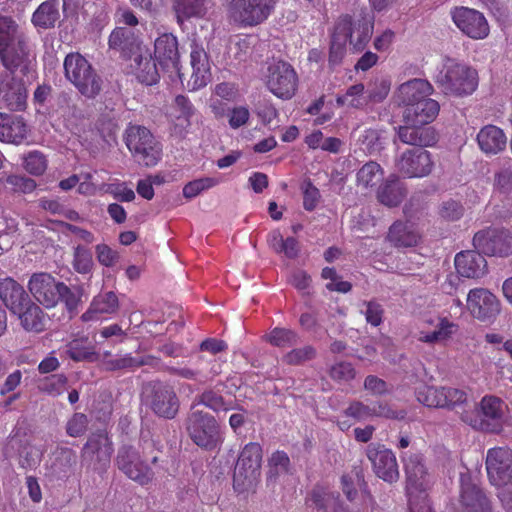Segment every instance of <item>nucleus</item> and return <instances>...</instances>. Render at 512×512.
Returning <instances> with one entry per match:
<instances>
[{
	"label": "nucleus",
	"mask_w": 512,
	"mask_h": 512,
	"mask_svg": "<svg viewBox=\"0 0 512 512\" xmlns=\"http://www.w3.org/2000/svg\"><path fill=\"white\" fill-rule=\"evenodd\" d=\"M432 93V85L421 78L408 80L396 88L393 101L402 108V117L406 124L426 125L435 119L439 104L430 98Z\"/></svg>",
	"instance_id": "1"
},
{
	"label": "nucleus",
	"mask_w": 512,
	"mask_h": 512,
	"mask_svg": "<svg viewBox=\"0 0 512 512\" xmlns=\"http://www.w3.org/2000/svg\"><path fill=\"white\" fill-rule=\"evenodd\" d=\"M374 28V18L367 13L345 15L339 18L332 38L330 62L338 63L349 45L357 52L368 43Z\"/></svg>",
	"instance_id": "2"
},
{
	"label": "nucleus",
	"mask_w": 512,
	"mask_h": 512,
	"mask_svg": "<svg viewBox=\"0 0 512 512\" xmlns=\"http://www.w3.org/2000/svg\"><path fill=\"white\" fill-rule=\"evenodd\" d=\"M0 58L6 69L19 68L24 73L32 68L34 62L17 24L3 16H0Z\"/></svg>",
	"instance_id": "3"
},
{
	"label": "nucleus",
	"mask_w": 512,
	"mask_h": 512,
	"mask_svg": "<svg viewBox=\"0 0 512 512\" xmlns=\"http://www.w3.org/2000/svg\"><path fill=\"white\" fill-rule=\"evenodd\" d=\"M435 81L446 94L456 96L470 95L478 86L476 70L451 58L442 62Z\"/></svg>",
	"instance_id": "4"
},
{
	"label": "nucleus",
	"mask_w": 512,
	"mask_h": 512,
	"mask_svg": "<svg viewBox=\"0 0 512 512\" xmlns=\"http://www.w3.org/2000/svg\"><path fill=\"white\" fill-rule=\"evenodd\" d=\"M486 470L490 482L500 488L499 498L507 510L512 512V452L505 447L489 449Z\"/></svg>",
	"instance_id": "5"
},
{
	"label": "nucleus",
	"mask_w": 512,
	"mask_h": 512,
	"mask_svg": "<svg viewBox=\"0 0 512 512\" xmlns=\"http://www.w3.org/2000/svg\"><path fill=\"white\" fill-rule=\"evenodd\" d=\"M65 77L87 98H94L101 90L102 80L89 61L79 53H70L64 60Z\"/></svg>",
	"instance_id": "6"
},
{
	"label": "nucleus",
	"mask_w": 512,
	"mask_h": 512,
	"mask_svg": "<svg viewBox=\"0 0 512 512\" xmlns=\"http://www.w3.org/2000/svg\"><path fill=\"white\" fill-rule=\"evenodd\" d=\"M275 6L276 0H232L228 15L241 28L255 27L269 18Z\"/></svg>",
	"instance_id": "7"
},
{
	"label": "nucleus",
	"mask_w": 512,
	"mask_h": 512,
	"mask_svg": "<svg viewBox=\"0 0 512 512\" xmlns=\"http://www.w3.org/2000/svg\"><path fill=\"white\" fill-rule=\"evenodd\" d=\"M126 145L135 161L150 167L158 163L161 158V146L148 129L133 125L126 130Z\"/></svg>",
	"instance_id": "8"
},
{
	"label": "nucleus",
	"mask_w": 512,
	"mask_h": 512,
	"mask_svg": "<svg viewBox=\"0 0 512 512\" xmlns=\"http://www.w3.org/2000/svg\"><path fill=\"white\" fill-rule=\"evenodd\" d=\"M262 448L258 443H248L242 449L234 469V486L238 490L251 487L260 476Z\"/></svg>",
	"instance_id": "9"
},
{
	"label": "nucleus",
	"mask_w": 512,
	"mask_h": 512,
	"mask_svg": "<svg viewBox=\"0 0 512 512\" xmlns=\"http://www.w3.org/2000/svg\"><path fill=\"white\" fill-rule=\"evenodd\" d=\"M459 330L457 323L446 316L429 315L423 317L418 326V341L428 344H446Z\"/></svg>",
	"instance_id": "10"
},
{
	"label": "nucleus",
	"mask_w": 512,
	"mask_h": 512,
	"mask_svg": "<svg viewBox=\"0 0 512 512\" xmlns=\"http://www.w3.org/2000/svg\"><path fill=\"white\" fill-rule=\"evenodd\" d=\"M187 431L193 442L205 449H214L220 442V432L214 417L193 407Z\"/></svg>",
	"instance_id": "11"
},
{
	"label": "nucleus",
	"mask_w": 512,
	"mask_h": 512,
	"mask_svg": "<svg viewBox=\"0 0 512 512\" xmlns=\"http://www.w3.org/2000/svg\"><path fill=\"white\" fill-rule=\"evenodd\" d=\"M465 308L478 321L493 323L501 311V303L491 291L479 287L468 292Z\"/></svg>",
	"instance_id": "12"
},
{
	"label": "nucleus",
	"mask_w": 512,
	"mask_h": 512,
	"mask_svg": "<svg viewBox=\"0 0 512 512\" xmlns=\"http://www.w3.org/2000/svg\"><path fill=\"white\" fill-rule=\"evenodd\" d=\"M434 163L430 152L422 148H411L395 158L396 171L407 178H422L429 175Z\"/></svg>",
	"instance_id": "13"
},
{
	"label": "nucleus",
	"mask_w": 512,
	"mask_h": 512,
	"mask_svg": "<svg viewBox=\"0 0 512 512\" xmlns=\"http://www.w3.org/2000/svg\"><path fill=\"white\" fill-rule=\"evenodd\" d=\"M297 84V74L290 64L278 61L268 67L266 85L278 98L290 99L296 92Z\"/></svg>",
	"instance_id": "14"
},
{
	"label": "nucleus",
	"mask_w": 512,
	"mask_h": 512,
	"mask_svg": "<svg viewBox=\"0 0 512 512\" xmlns=\"http://www.w3.org/2000/svg\"><path fill=\"white\" fill-rule=\"evenodd\" d=\"M28 289L37 302L46 308H53L61 299V291H66V285L51 274L40 272L30 277Z\"/></svg>",
	"instance_id": "15"
},
{
	"label": "nucleus",
	"mask_w": 512,
	"mask_h": 512,
	"mask_svg": "<svg viewBox=\"0 0 512 512\" xmlns=\"http://www.w3.org/2000/svg\"><path fill=\"white\" fill-rule=\"evenodd\" d=\"M454 24L472 39H484L489 35V25L482 13L467 7H456L451 12Z\"/></svg>",
	"instance_id": "16"
},
{
	"label": "nucleus",
	"mask_w": 512,
	"mask_h": 512,
	"mask_svg": "<svg viewBox=\"0 0 512 512\" xmlns=\"http://www.w3.org/2000/svg\"><path fill=\"white\" fill-rule=\"evenodd\" d=\"M407 493L428 492L434 484V476L420 455L414 454L404 460Z\"/></svg>",
	"instance_id": "17"
},
{
	"label": "nucleus",
	"mask_w": 512,
	"mask_h": 512,
	"mask_svg": "<svg viewBox=\"0 0 512 512\" xmlns=\"http://www.w3.org/2000/svg\"><path fill=\"white\" fill-rule=\"evenodd\" d=\"M473 243L481 253L496 256L512 254V235L505 231L486 230L475 234Z\"/></svg>",
	"instance_id": "18"
},
{
	"label": "nucleus",
	"mask_w": 512,
	"mask_h": 512,
	"mask_svg": "<svg viewBox=\"0 0 512 512\" xmlns=\"http://www.w3.org/2000/svg\"><path fill=\"white\" fill-rule=\"evenodd\" d=\"M14 69L0 72V101L11 110H22L27 100V89L13 76Z\"/></svg>",
	"instance_id": "19"
},
{
	"label": "nucleus",
	"mask_w": 512,
	"mask_h": 512,
	"mask_svg": "<svg viewBox=\"0 0 512 512\" xmlns=\"http://www.w3.org/2000/svg\"><path fill=\"white\" fill-rule=\"evenodd\" d=\"M367 456L372 462L376 475L386 482L392 483L398 480L399 470L394 453L382 445H370Z\"/></svg>",
	"instance_id": "20"
},
{
	"label": "nucleus",
	"mask_w": 512,
	"mask_h": 512,
	"mask_svg": "<svg viewBox=\"0 0 512 512\" xmlns=\"http://www.w3.org/2000/svg\"><path fill=\"white\" fill-rule=\"evenodd\" d=\"M130 72L145 85H153L158 81L159 73L148 48L142 44L136 45V50L129 55Z\"/></svg>",
	"instance_id": "21"
},
{
	"label": "nucleus",
	"mask_w": 512,
	"mask_h": 512,
	"mask_svg": "<svg viewBox=\"0 0 512 512\" xmlns=\"http://www.w3.org/2000/svg\"><path fill=\"white\" fill-rule=\"evenodd\" d=\"M113 452L112 443L105 432L93 433L84 445L81 457L89 465L105 466Z\"/></svg>",
	"instance_id": "22"
},
{
	"label": "nucleus",
	"mask_w": 512,
	"mask_h": 512,
	"mask_svg": "<svg viewBox=\"0 0 512 512\" xmlns=\"http://www.w3.org/2000/svg\"><path fill=\"white\" fill-rule=\"evenodd\" d=\"M190 64L192 74L188 81L190 90H198L207 85L210 81V62L205 49L198 43L193 42L191 45Z\"/></svg>",
	"instance_id": "23"
},
{
	"label": "nucleus",
	"mask_w": 512,
	"mask_h": 512,
	"mask_svg": "<svg viewBox=\"0 0 512 512\" xmlns=\"http://www.w3.org/2000/svg\"><path fill=\"white\" fill-rule=\"evenodd\" d=\"M117 465L130 479L141 485L153 479V471L141 462L134 450L122 449L117 457Z\"/></svg>",
	"instance_id": "24"
},
{
	"label": "nucleus",
	"mask_w": 512,
	"mask_h": 512,
	"mask_svg": "<svg viewBox=\"0 0 512 512\" xmlns=\"http://www.w3.org/2000/svg\"><path fill=\"white\" fill-rule=\"evenodd\" d=\"M0 298L13 315L31 301L23 287L11 278L0 281Z\"/></svg>",
	"instance_id": "25"
},
{
	"label": "nucleus",
	"mask_w": 512,
	"mask_h": 512,
	"mask_svg": "<svg viewBox=\"0 0 512 512\" xmlns=\"http://www.w3.org/2000/svg\"><path fill=\"white\" fill-rule=\"evenodd\" d=\"M27 134V125L21 117L0 112V142L19 145Z\"/></svg>",
	"instance_id": "26"
},
{
	"label": "nucleus",
	"mask_w": 512,
	"mask_h": 512,
	"mask_svg": "<svg viewBox=\"0 0 512 512\" xmlns=\"http://www.w3.org/2000/svg\"><path fill=\"white\" fill-rule=\"evenodd\" d=\"M155 57L164 68H173L181 77L178 67L179 53L177 38L172 34H163L155 41Z\"/></svg>",
	"instance_id": "27"
},
{
	"label": "nucleus",
	"mask_w": 512,
	"mask_h": 512,
	"mask_svg": "<svg viewBox=\"0 0 512 512\" xmlns=\"http://www.w3.org/2000/svg\"><path fill=\"white\" fill-rule=\"evenodd\" d=\"M455 267L462 277L479 278L486 273L487 263L480 251H466L456 255Z\"/></svg>",
	"instance_id": "28"
},
{
	"label": "nucleus",
	"mask_w": 512,
	"mask_h": 512,
	"mask_svg": "<svg viewBox=\"0 0 512 512\" xmlns=\"http://www.w3.org/2000/svg\"><path fill=\"white\" fill-rule=\"evenodd\" d=\"M239 97L240 92L236 84L222 82L214 87L209 107L214 116L220 119L223 118L227 112V104L225 102H235Z\"/></svg>",
	"instance_id": "29"
},
{
	"label": "nucleus",
	"mask_w": 512,
	"mask_h": 512,
	"mask_svg": "<svg viewBox=\"0 0 512 512\" xmlns=\"http://www.w3.org/2000/svg\"><path fill=\"white\" fill-rule=\"evenodd\" d=\"M477 143L486 155H496L506 148L507 137L499 127L486 125L478 132Z\"/></svg>",
	"instance_id": "30"
},
{
	"label": "nucleus",
	"mask_w": 512,
	"mask_h": 512,
	"mask_svg": "<svg viewBox=\"0 0 512 512\" xmlns=\"http://www.w3.org/2000/svg\"><path fill=\"white\" fill-rule=\"evenodd\" d=\"M387 239L397 247H412L420 242L421 233L414 223L397 221L390 227Z\"/></svg>",
	"instance_id": "31"
},
{
	"label": "nucleus",
	"mask_w": 512,
	"mask_h": 512,
	"mask_svg": "<svg viewBox=\"0 0 512 512\" xmlns=\"http://www.w3.org/2000/svg\"><path fill=\"white\" fill-rule=\"evenodd\" d=\"M212 0H174L173 8L179 24L191 19L206 18L212 7Z\"/></svg>",
	"instance_id": "32"
},
{
	"label": "nucleus",
	"mask_w": 512,
	"mask_h": 512,
	"mask_svg": "<svg viewBox=\"0 0 512 512\" xmlns=\"http://www.w3.org/2000/svg\"><path fill=\"white\" fill-rule=\"evenodd\" d=\"M150 404L155 413L166 418L174 417L178 411L176 394L167 386L154 387Z\"/></svg>",
	"instance_id": "33"
},
{
	"label": "nucleus",
	"mask_w": 512,
	"mask_h": 512,
	"mask_svg": "<svg viewBox=\"0 0 512 512\" xmlns=\"http://www.w3.org/2000/svg\"><path fill=\"white\" fill-rule=\"evenodd\" d=\"M480 410L484 420L492 426V431L501 430L507 405L500 398L495 396L483 397L480 402Z\"/></svg>",
	"instance_id": "34"
},
{
	"label": "nucleus",
	"mask_w": 512,
	"mask_h": 512,
	"mask_svg": "<svg viewBox=\"0 0 512 512\" xmlns=\"http://www.w3.org/2000/svg\"><path fill=\"white\" fill-rule=\"evenodd\" d=\"M423 126L406 124L399 128L398 137L405 144L431 146L437 140L436 133L432 128Z\"/></svg>",
	"instance_id": "35"
},
{
	"label": "nucleus",
	"mask_w": 512,
	"mask_h": 512,
	"mask_svg": "<svg viewBox=\"0 0 512 512\" xmlns=\"http://www.w3.org/2000/svg\"><path fill=\"white\" fill-rule=\"evenodd\" d=\"M119 308L118 297L113 292H105L94 297L89 309L82 315L83 321H96L105 314H113Z\"/></svg>",
	"instance_id": "36"
},
{
	"label": "nucleus",
	"mask_w": 512,
	"mask_h": 512,
	"mask_svg": "<svg viewBox=\"0 0 512 512\" xmlns=\"http://www.w3.org/2000/svg\"><path fill=\"white\" fill-rule=\"evenodd\" d=\"M460 499L464 508L463 512H489L487 499L480 488L464 478L461 481Z\"/></svg>",
	"instance_id": "37"
},
{
	"label": "nucleus",
	"mask_w": 512,
	"mask_h": 512,
	"mask_svg": "<svg viewBox=\"0 0 512 512\" xmlns=\"http://www.w3.org/2000/svg\"><path fill=\"white\" fill-rule=\"evenodd\" d=\"M21 326L27 332L39 333L44 330L46 318L42 309L32 301L21 309L20 313H15Z\"/></svg>",
	"instance_id": "38"
},
{
	"label": "nucleus",
	"mask_w": 512,
	"mask_h": 512,
	"mask_svg": "<svg viewBox=\"0 0 512 512\" xmlns=\"http://www.w3.org/2000/svg\"><path fill=\"white\" fill-rule=\"evenodd\" d=\"M345 413L347 416L353 417L357 421L367 420L374 416L387 418L394 417V412L382 404L367 406L360 402L352 403L346 409Z\"/></svg>",
	"instance_id": "39"
},
{
	"label": "nucleus",
	"mask_w": 512,
	"mask_h": 512,
	"mask_svg": "<svg viewBox=\"0 0 512 512\" xmlns=\"http://www.w3.org/2000/svg\"><path fill=\"white\" fill-rule=\"evenodd\" d=\"M404 197L405 190L395 176L389 177L377 193L379 202L388 207L399 205Z\"/></svg>",
	"instance_id": "40"
},
{
	"label": "nucleus",
	"mask_w": 512,
	"mask_h": 512,
	"mask_svg": "<svg viewBox=\"0 0 512 512\" xmlns=\"http://www.w3.org/2000/svg\"><path fill=\"white\" fill-rule=\"evenodd\" d=\"M59 18L58 3L56 0L43 2L32 16L35 26L43 29L54 27Z\"/></svg>",
	"instance_id": "41"
},
{
	"label": "nucleus",
	"mask_w": 512,
	"mask_h": 512,
	"mask_svg": "<svg viewBox=\"0 0 512 512\" xmlns=\"http://www.w3.org/2000/svg\"><path fill=\"white\" fill-rule=\"evenodd\" d=\"M141 44L129 28L117 27L109 37L110 48L121 50L130 55L136 50V45Z\"/></svg>",
	"instance_id": "42"
},
{
	"label": "nucleus",
	"mask_w": 512,
	"mask_h": 512,
	"mask_svg": "<svg viewBox=\"0 0 512 512\" xmlns=\"http://www.w3.org/2000/svg\"><path fill=\"white\" fill-rule=\"evenodd\" d=\"M193 114V106L184 96H177L170 107L168 116L176 127L185 128L190 124Z\"/></svg>",
	"instance_id": "43"
},
{
	"label": "nucleus",
	"mask_w": 512,
	"mask_h": 512,
	"mask_svg": "<svg viewBox=\"0 0 512 512\" xmlns=\"http://www.w3.org/2000/svg\"><path fill=\"white\" fill-rule=\"evenodd\" d=\"M336 103L340 107L363 109L368 104L364 85L350 86L344 94L337 96Z\"/></svg>",
	"instance_id": "44"
},
{
	"label": "nucleus",
	"mask_w": 512,
	"mask_h": 512,
	"mask_svg": "<svg viewBox=\"0 0 512 512\" xmlns=\"http://www.w3.org/2000/svg\"><path fill=\"white\" fill-rule=\"evenodd\" d=\"M383 178L381 166L370 161L364 164L357 173V185L363 189L375 187Z\"/></svg>",
	"instance_id": "45"
},
{
	"label": "nucleus",
	"mask_w": 512,
	"mask_h": 512,
	"mask_svg": "<svg viewBox=\"0 0 512 512\" xmlns=\"http://www.w3.org/2000/svg\"><path fill=\"white\" fill-rule=\"evenodd\" d=\"M416 397L421 404L427 407L445 408L447 406V402H444L443 398V387L423 385L417 390Z\"/></svg>",
	"instance_id": "46"
},
{
	"label": "nucleus",
	"mask_w": 512,
	"mask_h": 512,
	"mask_svg": "<svg viewBox=\"0 0 512 512\" xmlns=\"http://www.w3.org/2000/svg\"><path fill=\"white\" fill-rule=\"evenodd\" d=\"M24 169L31 175H42L48 166L46 156L40 151L33 150L22 157Z\"/></svg>",
	"instance_id": "47"
},
{
	"label": "nucleus",
	"mask_w": 512,
	"mask_h": 512,
	"mask_svg": "<svg viewBox=\"0 0 512 512\" xmlns=\"http://www.w3.org/2000/svg\"><path fill=\"white\" fill-rule=\"evenodd\" d=\"M219 180L214 177H204L195 179L188 182L183 187V196L187 199H192L198 196L201 192L211 189L219 184Z\"/></svg>",
	"instance_id": "48"
},
{
	"label": "nucleus",
	"mask_w": 512,
	"mask_h": 512,
	"mask_svg": "<svg viewBox=\"0 0 512 512\" xmlns=\"http://www.w3.org/2000/svg\"><path fill=\"white\" fill-rule=\"evenodd\" d=\"M321 276L325 280H329L326 284V288L330 291H336L340 293H347L351 290L352 285L348 281H343L338 277L336 271L333 268L325 267L322 270Z\"/></svg>",
	"instance_id": "49"
},
{
	"label": "nucleus",
	"mask_w": 512,
	"mask_h": 512,
	"mask_svg": "<svg viewBox=\"0 0 512 512\" xmlns=\"http://www.w3.org/2000/svg\"><path fill=\"white\" fill-rule=\"evenodd\" d=\"M296 334L288 329L275 328L266 335V340L277 347H286L296 343Z\"/></svg>",
	"instance_id": "50"
},
{
	"label": "nucleus",
	"mask_w": 512,
	"mask_h": 512,
	"mask_svg": "<svg viewBox=\"0 0 512 512\" xmlns=\"http://www.w3.org/2000/svg\"><path fill=\"white\" fill-rule=\"evenodd\" d=\"M100 189L105 193L111 194L119 201L130 202L135 198L134 191L125 183L103 184L100 186Z\"/></svg>",
	"instance_id": "51"
},
{
	"label": "nucleus",
	"mask_w": 512,
	"mask_h": 512,
	"mask_svg": "<svg viewBox=\"0 0 512 512\" xmlns=\"http://www.w3.org/2000/svg\"><path fill=\"white\" fill-rule=\"evenodd\" d=\"M360 312L370 325L379 326L382 323L384 310L379 303L375 301L363 302Z\"/></svg>",
	"instance_id": "52"
},
{
	"label": "nucleus",
	"mask_w": 512,
	"mask_h": 512,
	"mask_svg": "<svg viewBox=\"0 0 512 512\" xmlns=\"http://www.w3.org/2000/svg\"><path fill=\"white\" fill-rule=\"evenodd\" d=\"M93 265L91 252L81 246H77L74 252L73 267L78 273H89Z\"/></svg>",
	"instance_id": "53"
},
{
	"label": "nucleus",
	"mask_w": 512,
	"mask_h": 512,
	"mask_svg": "<svg viewBox=\"0 0 512 512\" xmlns=\"http://www.w3.org/2000/svg\"><path fill=\"white\" fill-rule=\"evenodd\" d=\"M409 512H434L428 498V492L407 493Z\"/></svg>",
	"instance_id": "54"
},
{
	"label": "nucleus",
	"mask_w": 512,
	"mask_h": 512,
	"mask_svg": "<svg viewBox=\"0 0 512 512\" xmlns=\"http://www.w3.org/2000/svg\"><path fill=\"white\" fill-rule=\"evenodd\" d=\"M329 374L335 381L349 382L354 379L356 371L351 363L341 361L331 366Z\"/></svg>",
	"instance_id": "55"
},
{
	"label": "nucleus",
	"mask_w": 512,
	"mask_h": 512,
	"mask_svg": "<svg viewBox=\"0 0 512 512\" xmlns=\"http://www.w3.org/2000/svg\"><path fill=\"white\" fill-rule=\"evenodd\" d=\"M228 124L232 129H238L245 126L250 118V111L246 106H235L226 112Z\"/></svg>",
	"instance_id": "56"
},
{
	"label": "nucleus",
	"mask_w": 512,
	"mask_h": 512,
	"mask_svg": "<svg viewBox=\"0 0 512 512\" xmlns=\"http://www.w3.org/2000/svg\"><path fill=\"white\" fill-rule=\"evenodd\" d=\"M362 149L367 153H374L381 148V135L375 129H366L359 137Z\"/></svg>",
	"instance_id": "57"
},
{
	"label": "nucleus",
	"mask_w": 512,
	"mask_h": 512,
	"mask_svg": "<svg viewBox=\"0 0 512 512\" xmlns=\"http://www.w3.org/2000/svg\"><path fill=\"white\" fill-rule=\"evenodd\" d=\"M67 352L76 361L90 360L94 356V352L87 342L80 340L72 341L68 346Z\"/></svg>",
	"instance_id": "58"
},
{
	"label": "nucleus",
	"mask_w": 512,
	"mask_h": 512,
	"mask_svg": "<svg viewBox=\"0 0 512 512\" xmlns=\"http://www.w3.org/2000/svg\"><path fill=\"white\" fill-rule=\"evenodd\" d=\"M88 427V418L82 413H75L66 424V432L71 437L83 435Z\"/></svg>",
	"instance_id": "59"
},
{
	"label": "nucleus",
	"mask_w": 512,
	"mask_h": 512,
	"mask_svg": "<svg viewBox=\"0 0 512 512\" xmlns=\"http://www.w3.org/2000/svg\"><path fill=\"white\" fill-rule=\"evenodd\" d=\"M462 205L453 199L444 201L439 207V215L448 221L458 220L463 215Z\"/></svg>",
	"instance_id": "60"
},
{
	"label": "nucleus",
	"mask_w": 512,
	"mask_h": 512,
	"mask_svg": "<svg viewBox=\"0 0 512 512\" xmlns=\"http://www.w3.org/2000/svg\"><path fill=\"white\" fill-rule=\"evenodd\" d=\"M314 355V348L312 346H305L290 351L284 356L283 360L287 364L297 365L312 359Z\"/></svg>",
	"instance_id": "61"
},
{
	"label": "nucleus",
	"mask_w": 512,
	"mask_h": 512,
	"mask_svg": "<svg viewBox=\"0 0 512 512\" xmlns=\"http://www.w3.org/2000/svg\"><path fill=\"white\" fill-rule=\"evenodd\" d=\"M67 379L65 376L57 374L46 378L42 384V389L52 395H60L66 390Z\"/></svg>",
	"instance_id": "62"
},
{
	"label": "nucleus",
	"mask_w": 512,
	"mask_h": 512,
	"mask_svg": "<svg viewBox=\"0 0 512 512\" xmlns=\"http://www.w3.org/2000/svg\"><path fill=\"white\" fill-rule=\"evenodd\" d=\"M390 91V82L388 80H379L374 82L372 88L368 90L367 102L378 103L383 101Z\"/></svg>",
	"instance_id": "63"
},
{
	"label": "nucleus",
	"mask_w": 512,
	"mask_h": 512,
	"mask_svg": "<svg viewBox=\"0 0 512 512\" xmlns=\"http://www.w3.org/2000/svg\"><path fill=\"white\" fill-rule=\"evenodd\" d=\"M302 191L304 208L308 211L314 210L320 198L319 190L310 182H304L302 185Z\"/></svg>",
	"instance_id": "64"
}]
</instances>
